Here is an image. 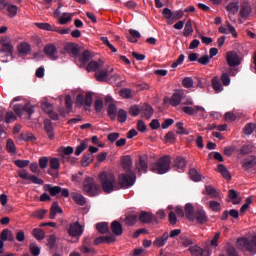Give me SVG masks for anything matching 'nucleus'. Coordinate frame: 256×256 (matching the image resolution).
Masks as SVG:
<instances>
[{"mask_svg":"<svg viewBox=\"0 0 256 256\" xmlns=\"http://www.w3.org/2000/svg\"><path fill=\"white\" fill-rule=\"evenodd\" d=\"M99 182L101 184L104 193H113V191H119L120 187L117 184V178L112 172L103 171L98 176Z\"/></svg>","mask_w":256,"mask_h":256,"instance_id":"f257e3e1","label":"nucleus"},{"mask_svg":"<svg viewBox=\"0 0 256 256\" xmlns=\"http://www.w3.org/2000/svg\"><path fill=\"white\" fill-rule=\"evenodd\" d=\"M171 169V156L166 155L158 159L156 163L151 165L150 170L158 175H165Z\"/></svg>","mask_w":256,"mask_h":256,"instance_id":"f03ea898","label":"nucleus"},{"mask_svg":"<svg viewBox=\"0 0 256 256\" xmlns=\"http://www.w3.org/2000/svg\"><path fill=\"white\" fill-rule=\"evenodd\" d=\"M238 249L243 252L252 253V255H256V235L251 238H239L237 240Z\"/></svg>","mask_w":256,"mask_h":256,"instance_id":"7ed1b4c3","label":"nucleus"},{"mask_svg":"<svg viewBox=\"0 0 256 256\" xmlns=\"http://www.w3.org/2000/svg\"><path fill=\"white\" fill-rule=\"evenodd\" d=\"M83 189L88 197H97L101 193V187L95 183V179L86 177L83 181Z\"/></svg>","mask_w":256,"mask_h":256,"instance_id":"20e7f679","label":"nucleus"},{"mask_svg":"<svg viewBox=\"0 0 256 256\" xmlns=\"http://www.w3.org/2000/svg\"><path fill=\"white\" fill-rule=\"evenodd\" d=\"M137 177L135 176V172L129 171L125 174H120L118 177V186L120 189H129V187H133L135 185V180Z\"/></svg>","mask_w":256,"mask_h":256,"instance_id":"39448f33","label":"nucleus"},{"mask_svg":"<svg viewBox=\"0 0 256 256\" xmlns=\"http://www.w3.org/2000/svg\"><path fill=\"white\" fill-rule=\"evenodd\" d=\"M84 232L85 229L83 228V225L79 224V221L72 222L67 227L68 235L74 239H79Z\"/></svg>","mask_w":256,"mask_h":256,"instance_id":"423d86ee","label":"nucleus"},{"mask_svg":"<svg viewBox=\"0 0 256 256\" xmlns=\"http://www.w3.org/2000/svg\"><path fill=\"white\" fill-rule=\"evenodd\" d=\"M44 191H48V193L51 195V197H56V195H59L61 193L62 197H69V189L62 188L60 186H53L51 184H45L44 185Z\"/></svg>","mask_w":256,"mask_h":256,"instance_id":"0eeeda50","label":"nucleus"},{"mask_svg":"<svg viewBox=\"0 0 256 256\" xmlns=\"http://www.w3.org/2000/svg\"><path fill=\"white\" fill-rule=\"evenodd\" d=\"M14 113H16L18 117H22V115H25V113L31 117L35 111L33 110V107L29 106V104H16L14 105Z\"/></svg>","mask_w":256,"mask_h":256,"instance_id":"6e6552de","label":"nucleus"},{"mask_svg":"<svg viewBox=\"0 0 256 256\" xmlns=\"http://www.w3.org/2000/svg\"><path fill=\"white\" fill-rule=\"evenodd\" d=\"M226 62L229 67H239L241 65V57L235 51H230L226 53Z\"/></svg>","mask_w":256,"mask_h":256,"instance_id":"1a4fd4ad","label":"nucleus"},{"mask_svg":"<svg viewBox=\"0 0 256 256\" xmlns=\"http://www.w3.org/2000/svg\"><path fill=\"white\" fill-rule=\"evenodd\" d=\"M138 220L140 221V223H144L146 225H149V223H159L157 216L147 211H142L138 216Z\"/></svg>","mask_w":256,"mask_h":256,"instance_id":"9d476101","label":"nucleus"},{"mask_svg":"<svg viewBox=\"0 0 256 256\" xmlns=\"http://www.w3.org/2000/svg\"><path fill=\"white\" fill-rule=\"evenodd\" d=\"M50 169H48V175L51 177H59V169H61V163L55 157L50 158L49 160Z\"/></svg>","mask_w":256,"mask_h":256,"instance_id":"9b49d317","label":"nucleus"},{"mask_svg":"<svg viewBox=\"0 0 256 256\" xmlns=\"http://www.w3.org/2000/svg\"><path fill=\"white\" fill-rule=\"evenodd\" d=\"M18 177H20V179L31 181V183H34V185H43L45 183L43 179L35 175H29V173H27V170H22L21 172H19Z\"/></svg>","mask_w":256,"mask_h":256,"instance_id":"f8f14e48","label":"nucleus"},{"mask_svg":"<svg viewBox=\"0 0 256 256\" xmlns=\"http://www.w3.org/2000/svg\"><path fill=\"white\" fill-rule=\"evenodd\" d=\"M105 101L106 103H108V108H107L108 117L111 119V121H115V119H117V105L111 102L112 99L110 96H107Z\"/></svg>","mask_w":256,"mask_h":256,"instance_id":"ddd939ff","label":"nucleus"},{"mask_svg":"<svg viewBox=\"0 0 256 256\" xmlns=\"http://www.w3.org/2000/svg\"><path fill=\"white\" fill-rule=\"evenodd\" d=\"M114 69L111 68L109 69H98L95 72V77L97 81H100V83H105V81H107V79H109V73H113Z\"/></svg>","mask_w":256,"mask_h":256,"instance_id":"4468645a","label":"nucleus"},{"mask_svg":"<svg viewBox=\"0 0 256 256\" xmlns=\"http://www.w3.org/2000/svg\"><path fill=\"white\" fill-rule=\"evenodd\" d=\"M44 53L51 59V61H57L59 57L57 56V47L54 44H47L44 47Z\"/></svg>","mask_w":256,"mask_h":256,"instance_id":"2eb2a0df","label":"nucleus"},{"mask_svg":"<svg viewBox=\"0 0 256 256\" xmlns=\"http://www.w3.org/2000/svg\"><path fill=\"white\" fill-rule=\"evenodd\" d=\"M173 167L178 173H183L185 171V167H187V159L182 156H178L174 159Z\"/></svg>","mask_w":256,"mask_h":256,"instance_id":"dca6fc26","label":"nucleus"},{"mask_svg":"<svg viewBox=\"0 0 256 256\" xmlns=\"http://www.w3.org/2000/svg\"><path fill=\"white\" fill-rule=\"evenodd\" d=\"M194 219H196L199 225H205L209 221V217H207V213L203 209H197L195 211Z\"/></svg>","mask_w":256,"mask_h":256,"instance_id":"f3484780","label":"nucleus"},{"mask_svg":"<svg viewBox=\"0 0 256 256\" xmlns=\"http://www.w3.org/2000/svg\"><path fill=\"white\" fill-rule=\"evenodd\" d=\"M184 96L185 92H183V90L176 91L170 98V104L173 105V107H177L181 104V101Z\"/></svg>","mask_w":256,"mask_h":256,"instance_id":"a211bd4d","label":"nucleus"},{"mask_svg":"<svg viewBox=\"0 0 256 256\" xmlns=\"http://www.w3.org/2000/svg\"><path fill=\"white\" fill-rule=\"evenodd\" d=\"M255 165H256L255 155L249 156L248 158L244 159V161L242 162V168L244 169V171H249V169H253Z\"/></svg>","mask_w":256,"mask_h":256,"instance_id":"6ab92c4d","label":"nucleus"},{"mask_svg":"<svg viewBox=\"0 0 256 256\" xmlns=\"http://www.w3.org/2000/svg\"><path fill=\"white\" fill-rule=\"evenodd\" d=\"M140 111V113H142V117H145V119H151V117H153V113H155V110L149 104H143Z\"/></svg>","mask_w":256,"mask_h":256,"instance_id":"aec40b11","label":"nucleus"},{"mask_svg":"<svg viewBox=\"0 0 256 256\" xmlns=\"http://www.w3.org/2000/svg\"><path fill=\"white\" fill-rule=\"evenodd\" d=\"M101 67H103V61L97 62L95 60H92L86 66V71H88V73H97V71H99Z\"/></svg>","mask_w":256,"mask_h":256,"instance_id":"412c9836","label":"nucleus"},{"mask_svg":"<svg viewBox=\"0 0 256 256\" xmlns=\"http://www.w3.org/2000/svg\"><path fill=\"white\" fill-rule=\"evenodd\" d=\"M139 221V215L135 213H129L124 218V223L127 227H133Z\"/></svg>","mask_w":256,"mask_h":256,"instance_id":"4be33fe9","label":"nucleus"},{"mask_svg":"<svg viewBox=\"0 0 256 256\" xmlns=\"http://www.w3.org/2000/svg\"><path fill=\"white\" fill-rule=\"evenodd\" d=\"M44 129H45L49 139H51V140L55 139L53 122H51V120L47 119L44 121Z\"/></svg>","mask_w":256,"mask_h":256,"instance_id":"5701e85b","label":"nucleus"},{"mask_svg":"<svg viewBox=\"0 0 256 256\" xmlns=\"http://www.w3.org/2000/svg\"><path fill=\"white\" fill-rule=\"evenodd\" d=\"M167 241H169V232H165L162 236L156 238L153 245L155 247H165Z\"/></svg>","mask_w":256,"mask_h":256,"instance_id":"b1692460","label":"nucleus"},{"mask_svg":"<svg viewBox=\"0 0 256 256\" xmlns=\"http://www.w3.org/2000/svg\"><path fill=\"white\" fill-rule=\"evenodd\" d=\"M185 215L189 221H195V207H193V204L187 203L185 205Z\"/></svg>","mask_w":256,"mask_h":256,"instance_id":"393cba45","label":"nucleus"},{"mask_svg":"<svg viewBox=\"0 0 256 256\" xmlns=\"http://www.w3.org/2000/svg\"><path fill=\"white\" fill-rule=\"evenodd\" d=\"M115 239L114 235L100 236L94 240V245H101V243H114Z\"/></svg>","mask_w":256,"mask_h":256,"instance_id":"a878e982","label":"nucleus"},{"mask_svg":"<svg viewBox=\"0 0 256 256\" xmlns=\"http://www.w3.org/2000/svg\"><path fill=\"white\" fill-rule=\"evenodd\" d=\"M111 231L114 235L119 237L120 235H123V225H121L119 221H113L111 223Z\"/></svg>","mask_w":256,"mask_h":256,"instance_id":"bb28decb","label":"nucleus"},{"mask_svg":"<svg viewBox=\"0 0 256 256\" xmlns=\"http://www.w3.org/2000/svg\"><path fill=\"white\" fill-rule=\"evenodd\" d=\"M182 110L184 113H186V115H195V113H199V111H205V108L201 106H195L194 108L185 106L182 108Z\"/></svg>","mask_w":256,"mask_h":256,"instance_id":"cd10ccee","label":"nucleus"},{"mask_svg":"<svg viewBox=\"0 0 256 256\" xmlns=\"http://www.w3.org/2000/svg\"><path fill=\"white\" fill-rule=\"evenodd\" d=\"M1 45L2 47L0 50L9 55L10 57H13V45L5 43V38L1 39Z\"/></svg>","mask_w":256,"mask_h":256,"instance_id":"c85d7f7f","label":"nucleus"},{"mask_svg":"<svg viewBox=\"0 0 256 256\" xmlns=\"http://www.w3.org/2000/svg\"><path fill=\"white\" fill-rule=\"evenodd\" d=\"M122 167L126 172L132 171L131 167H133V160H131V156L122 157Z\"/></svg>","mask_w":256,"mask_h":256,"instance_id":"c756f323","label":"nucleus"},{"mask_svg":"<svg viewBox=\"0 0 256 256\" xmlns=\"http://www.w3.org/2000/svg\"><path fill=\"white\" fill-rule=\"evenodd\" d=\"M139 171H143V173H147L149 166L147 165V156H139L138 163Z\"/></svg>","mask_w":256,"mask_h":256,"instance_id":"7c9ffc66","label":"nucleus"},{"mask_svg":"<svg viewBox=\"0 0 256 256\" xmlns=\"http://www.w3.org/2000/svg\"><path fill=\"white\" fill-rule=\"evenodd\" d=\"M94 159H95V156L93 154H91V153L84 154L81 159L82 167H87V166L91 165V163H93Z\"/></svg>","mask_w":256,"mask_h":256,"instance_id":"2f4dec72","label":"nucleus"},{"mask_svg":"<svg viewBox=\"0 0 256 256\" xmlns=\"http://www.w3.org/2000/svg\"><path fill=\"white\" fill-rule=\"evenodd\" d=\"M217 171L218 173H221L222 177H224L226 181H231V173H229V170H227L225 165L219 164Z\"/></svg>","mask_w":256,"mask_h":256,"instance_id":"473e14b6","label":"nucleus"},{"mask_svg":"<svg viewBox=\"0 0 256 256\" xmlns=\"http://www.w3.org/2000/svg\"><path fill=\"white\" fill-rule=\"evenodd\" d=\"M18 52L20 55H29L31 53V45L27 42H23L18 46Z\"/></svg>","mask_w":256,"mask_h":256,"instance_id":"72a5a7b5","label":"nucleus"},{"mask_svg":"<svg viewBox=\"0 0 256 256\" xmlns=\"http://www.w3.org/2000/svg\"><path fill=\"white\" fill-rule=\"evenodd\" d=\"M71 195H72L73 201H75V203L77 205H80L81 207H83V205H85V203H87L85 196H83L79 193H72Z\"/></svg>","mask_w":256,"mask_h":256,"instance_id":"f704fd0d","label":"nucleus"},{"mask_svg":"<svg viewBox=\"0 0 256 256\" xmlns=\"http://www.w3.org/2000/svg\"><path fill=\"white\" fill-rule=\"evenodd\" d=\"M6 151H8L10 155H17V146H15V142H13L12 139L6 141Z\"/></svg>","mask_w":256,"mask_h":256,"instance_id":"c9c22d12","label":"nucleus"},{"mask_svg":"<svg viewBox=\"0 0 256 256\" xmlns=\"http://www.w3.org/2000/svg\"><path fill=\"white\" fill-rule=\"evenodd\" d=\"M72 19H73V14L65 12L59 18V23L60 25H67V23H71Z\"/></svg>","mask_w":256,"mask_h":256,"instance_id":"e433bc0d","label":"nucleus"},{"mask_svg":"<svg viewBox=\"0 0 256 256\" xmlns=\"http://www.w3.org/2000/svg\"><path fill=\"white\" fill-rule=\"evenodd\" d=\"M96 229L101 233L102 235H105V233H109V223L107 222H101L96 224Z\"/></svg>","mask_w":256,"mask_h":256,"instance_id":"4c0bfd02","label":"nucleus"},{"mask_svg":"<svg viewBox=\"0 0 256 256\" xmlns=\"http://www.w3.org/2000/svg\"><path fill=\"white\" fill-rule=\"evenodd\" d=\"M212 87L216 93H221V91H223V84H221V81L217 77L212 79Z\"/></svg>","mask_w":256,"mask_h":256,"instance_id":"58836bf2","label":"nucleus"},{"mask_svg":"<svg viewBox=\"0 0 256 256\" xmlns=\"http://www.w3.org/2000/svg\"><path fill=\"white\" fill-rule=\"evenodd\" d=\"M91 51L85 50L82 55L79 57L82 65H87L88 61H91Z\"/></svg>","mask_w":256,"mask_h":256,"instance_id":"ea45409f","label":"nucleus"},{"mask_svg":"<svg viewBox=\"0 0 256 256\" xmlns=\"http://www.w3.org/2000/svg\"><path fill=\"white\" fill-rule=\"evenodd\" d=\"M189 175L192 181H195L196 183L201 181V174L199 173V171H197V169L191 168L189 171Z\"/></svg>","mask_w":256,"mask_h":256,"instance_id":"a19ab883","label":"nucleus"},{"mask_svg":"<svg viewBox=\"0 0 256 256\" xmlns=\"http://www.w3.org/2000/svg\"><path fill=\"white\" fill-rule=\"evenodd\" d=\"M32 235L37 239V241H43V239H45V232L39 228H35L32 231Z\"/></svg>","mask_w":256,"mask_h":256,"instance_id":"79ce46f5","label":"nucleus"},{"mask_svg":"<svg viewBox=\"0 0 256 256\" xmlns=\"http://www.w3.org/2000/svg\"><path fill=\"white\" fill-rule=\"evenodd\" d=\"M20 139H22V141H26V142H32L35 143V141H37V137H35V135H33V133H22L20 135Z\"/></svg>","mask_w":256,"mask_h":256,"instance_id":"37998d69","label":"nucleus"},{"mask_svg":"<svg viewBox=\"0 0 256 256\" xmlns=\"http://www.w3.org/2000/svg\"><path fill=\"white\" fill-rule=\"evenodd\" d=\"M228 197L229 199H231V201H233L234 205H239V203H241V200H237L239 198V195L233 189L228 191Z\"/></svg>","mask_w":256,"mask_h":256,"instance_id":"c03bdc74","label":"nucleus"},{"mask_svg":"<svg viewBox=\"0 0 256 256\" xmlns=\"http://www.w3.org/2000/svg\"><path fill=\"white\" fill-rule=\"evenodd\" d=\"M226 9L229 13L235 15L239 11V4L237 2H230Z\"/></svg>","mask_w":256,"mask_h":256,"instance_id":"a18cd8bd","label":"nucleus"},{"mask_svg":"<svg viewBox=\"0 0 256 256\" xmlns=\"http://www.w3.org/2000/svg\"><path fill=\"white\" fill-rule=\"evenodd\" d=\"M249 15H251V8L247 5L241 6L240 17H242V19H247Z\"/></svg>","mask_w":256,"mask_h":256,"instance_id":"49530a36","label":"nucleus"},{"mask_svg":"<svg viewBox=\"0 0 256 256\" xmlns=\"http://www.w3.org/2000/svg\"><path fill=\"white\" fill-rule=\"evenodd\" d=\"M118 123H125L127 121V111L125 109H120L118 114H116Z\"/></svg>","mask_w":256,"mask_h":256,"instance_id":"de8ad7c7","label":"nucleus"},{"mask_svg":"<svg viewBox=\"0 0 256 256\" xmlns=\"http://www.w3.org/2000/svg\"><path fill=\"white\" fill-rule=\"evenodd\" d=\"M249 153H253V146L251 145H243L238 150V155H249Z\"/></svg>","mask_w":256,"mask_h":256,"instance_id":"09e8293b","label":"nucleus"},{"mask_svg":"<svg viewBox=\"0 0 256 256\" xmlns=\"http://www.w3.org/2000/svg\"><path fill=\"white\" fill-rule=\"evenodd\" d=\"M87 147H88V141L87 140L82 141L80 145L76 147L75 155L77 156L81 155V153H83V151H85Z\"/></svg>","mask_w":256,"mask_h":256,"instance_id":"8fccbe9b","label":"nucleus"},{"mask_svg":"<svg viewBox=\"0 0 256 256\" xmlns=\"http://www.w3.org/2000/svg\"><path fill=\"white\" fill-rule=\"evenodd\" d=\"M206 193L212 199H217L219 197V192L213 186H206Z\"/></svg>","mask_w":256,"mask_h":256,"instance_id":"3c124183","label":"nucleus"},{"mask_svg":"<svg viewBox=\"0 0 256 256\" xmlns=\"http://www.w3.org/2000/svg\"><path fill=\"white\" fill-rule=\"evenodd\" d=\"M209 209H211V211H214L215 213H220L221 212V203L212 200L209 202Z\"/></svg>","mask_w":256,"mask_h":256,"instance_id":"603ef678","label":"nucleus"},{"mask_svg":"<svg viewBox=\"0 0 256 256\" xmlns=\"http://www.w3.org/2000/svg\"><path fill=\"white\" fill-rule=\"evenodd\" d=\"M7 11H8V17L13 19V17L17 15V11H19V7H17V5H8Z\"/></svg>","mask_w":256,"mask_h":256,"instance_id":"864d4df0","label":"nucleus"},{"mask_svg":"<svg viewBox=\"0 0 256 256\" xmlns=\"http://www.w3.org/2000/svg\"><path fill=\"white\" fill-rule=\"evenodd\" d=\"M29 251H30L31 255H33V256L41 255V248H39V246H37L36 243L30 244Z\"/></svg>","mask_w":256,"mask_h":256,"instance_id":"5fc2aeb1","label":"nucleus"},{"mask_svg":"<svg viewBox=\"0 0 256 256\" xmlns=\"http://www.w3.org/2000/svg\"><path fill=\"white\" fill-rule=\"evenodd\" d=\"M176 128H177V135H189V132L185 127H183V122H177L176 123Z\"/></svg>","mask_w":256,"mask_h":256,"instance_id":"6e6d98bb","label":"nucleus"},{"mask_svg":"<svg viewBox=\"0 0 256 256\" xmlns=\"http://www.w3.org/2000/svg\"><path fill=\"white\" fill-rule=\"evenodd\" d=\"M67 50L70 51L74 57H79V46L70 43L67 46Z\"/></svg>","mask_w":256,"mask_h":256,"instance_id":"4d7b16f0","label":"nucleus"},{"mask_svg":"<svg viewBox=\"0 0 256 256\" xmlns=\"http://www.w3.org/2000/svg\"><path fill=\"white\" fill-rule=\"evenodd\" d=\"M188 251L191 253V255L194 256H204L203 255V249H201L199 246H190Z\"/></svg>","mask_w":256,"mask_h":256,"instance_id":"13d9d810","label":"nucleus"},{"mask_svg":"<svg viewBox=\"0 0 256 256\" xmlns=\"http://www.w3.org/2000/svg\"><path fill=\"white\" fill-rule=\"evenodd\" d=\"M193 33V25L191 24L190 20H188L185 24L183 35L184 37H189Z\"/></svg>","mask_w":256,"mask_h":256,"instance_id":"bf43d9fd","label":"nucleus"},{"mask_svg":"<svg viewBox=\"0 0 256 256\" xmlns=\"http://www.w3.org/2000/svg\"><path fill=\"white\" fill-rule=\"evenodd\" d=\"M31 161L29 160H15L14 165L19 167V169H25V167H29Z\"/></svg>","mask_w":256,"mask_h":256,"instance_id":"052dcab7","label":"nucleus"},{"mask_svg":"<svg viewBox=\"0 0 256 256\" xmlns=\"http://www.w3.org/2000/svg\"><path fill=\"white\" fill-rule=\"evenodd\" d=\"M163 15L166 19H168V25H171L172 19H173V11H171V9L169 8H164L163 9Z\"/></svg>","mask_w":256,"mask_h":256,"instance_id":"680f3d73","label":"nucleus"},{"mask_svg":"<svg viewBox=\"0 0 256 256\" xmlns=\"http://www.w3.org/2000/svg\"><path fill=\"white\" fill-rule=\"evenodd\" d=\"M226 253L229 256H238L239 255V253H237V249L230 243H228L226 245Z\"/></svg>","mask_w":256,"mask_h":256,"instance_id":"e2e57ef3","label":"nucleus"},{"mask_svg":"<svg viewBox=\"0 0 256 256\" xmlns=\"http://www.w3.org/2000/svg\"><path fill=\"white\" fill-rule=\"evenodd\" d=\"M38 29H42L43 31H57L53 29V26L49 23H36Z\"/></svg>","mask_w":256,"mask_h":256,"instance_id":"0e129e2a","label":"nucleus"},{"mask_svg":"<svg viewBox=\"0 0 256 256\" xmlns=\"http://www.w3.org/2000/svg\"><path fill=\"white\" fill-rule=\"evenodd\" d=\"M245 135H251L253 131H256V125L253 123H248L243 129Z\"/></svg>","mask_w":256,"mask_h":256,"instance_id":"69168bd1","label":"nucleus"},{"mask_svg":"<svg viewBox=\"0 0 256 256\" xmlns=\"http://www.w3.org/2000/svg\"><path fill=\"white\" fill-rule=\"evenodd\" d=\"M141 113V108L138 105H133L129 108V115L132 117H137Z\"/></svg>","mask_w":256,"mask_h":256,"instance_id":"338daca9","label":"nucleus"},{"mask_svg":"<svg viewBox=\"0 0 256 256\" xmlns=\"http://www.w3.org/2000/svg\"><path fill=\"white\" fill-rule=\"evenodd\" d=\"M182 85L185 87V89H191L193 87V78L186 77L182 80Z\"/></svg>","mask_w":256,"mask_h":256,"instance_id":"774afa93","label":"nucleus"}]
</instances>
